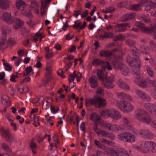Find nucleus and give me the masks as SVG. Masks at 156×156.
Listing matches in <instances>:
<instances>
[{"label": "nucleus", "instance_id": "f257e3e1", "mask_svg": "<svg viewBox=\"0 0 156 156\" xmlns=\"http://www.w3.org/2000/svg\"><path fill=\"white\" fill-rule=\"evenodd\" d=\"M132 52V56H129L126 58L127 62L129 65L133 67V73L136 76H139L140 74L139 68L140 66V59L137 57L138 51L136 48H133L131 49Z\"/></svg>", "mask_w": 156, "mask_h": 156}, {"label": "nucleus", "instance_id": "f03ea898", "mask_svg": "<svg viewBox=\"0 0 156 156\" xmlns=\"http://www.w3.org/2000/svg\"><path fill=\"white\" fill-rule=\"evenodd\" d=\"M86 103L87 105L90 104L94 105L96 107L101 108L105 106L107 104V102L105 99L102 98L100 96L96 95L93 98L87 99Z\"/></svg>", "mask_w": 156, "mask_h": 156}, {"label": "nucleus", "instance_id": "7ed1b4c3", "mask_svg": "<svg viewBox=\"0 0 156 156\" xmlns=\"http://www.w3.org/2000/svg\"><path fill=\"white\" fill-rule=\"evenodd\" d=\"M101 114L105 117H109L115 120H118L121 118L120 113L113 108L103 110L101 112Z\"/></svg>", "mask_w": 156, "mask_h": 156}, {"label": "nucleus", "instance_id": "20e7f679", "mask_svg": "<svg viewBox=\"0 0 156 156\" xmlns=\"http://www.w3.org/2000/svg\"><path fill=\"white\" fill-rule=\"evenodd\" d=\"M118 138L121 141L131 143L134 142L136 140V138L133 134L126 132H124L118 134Z\"/></svg>", "mask_w": 156, "mask_h": 156}, {"label": "nucleus", "instance_id": "39448f33", "mask_svg": "<svg viewBox=\"0 0 156 156\" xmlns=\"http://www.w3.org/2000/svg\"><path fill=\"white\" fill-rule=\"evenodd\" d=\"M117 106L122 111L125 112H130L133 109V105L129 102L125 101H118Z\"/></svg>", "mask_w": 156, "mask_h": 156}, {"label": "nucleus", "instance_id": "423d86ee", "mask_svg": "<svg viewBox=\"0 0 156 156\" xmlns=\"http://www.w3.org/2000/svg\"><path fill=\"white\" fill-rule=\"evenodd\" d=\"M135 24L136 26L140 28L143 32L145 33L151 34L155 32L156 31V20L155 24L153 26L151 25V28L149 27H145L143 23L139 22H136Z\"/></svg>", "mask_w": 156, "mask_h": 156}, {"label": "nucleus", "instance_id": "0eeeda50", "mask_svg": "<svg viewBox=\"0 0 156 156\" xmlns=\"http://www.w3.org/2000/svg\"><path fill=\"white\" fill-rule=\"evenodd\" d=\"M110 156H130L128 152L122 148H119L116 151L111 148L108 155Z\"/></svg>", "mask_w": 156, "mask_h": 156}, {"label": "nucleus", "instance_id": "6e6552de", "mask_svg": "<svg viewBox=\"0 0 156 156\" xmlns=\"http://www.w3.org/2000/svg\"><path fill=\"white\" fill-rule=\"evenodd\" d=\"M0 18L8 24H11L15 22V18L12 16L11 13L8 12H2Z\"/></svg>", "mask_w": 156, "mask_h": 156}, {"label": "nucleus", "instance_id": "1a4fd4ad", "mask_svg": "<svg viewBox=\"0 0 156 156\" xmlns=\"http://www.w3.org/2000/svg\"><path fill=\"white\" fill-rule=\"evenodd\" d=\"M139 4L141 8L144 6L145 10L147 11L156 8V3L150 0H141L140 1Z\"/></svg>", "mask_w": 156, "mask_h": 156}, {"label": "nucleus", "instance_id": "9d476101", "mask_svg": "<svg viewBox=\"0 0 156 156\" xmlns=\"http://www.w3.org/2000/svg\"><path fill=\"white\" fill-rule=\"evenodd\" d=\"M102 124L103 126L107 130L116 133H118L123 129L119 126L115 124H111L108 122H103Z\"/></svg>", "mask_w": 156, "mask_h": 156}, {"label": "nucleus", "instance_id": "9b49d317", "mask_svg": "<svg viewBox=\"0 0 156 156\" xmlns=\"http://www.w3.org/2000/svg\"><path fill=\"white\" fill-rule=\"evenodd\" d=\"M145 153L149 151L153 153L156 152V144L153 141H147L144 142Z\"/></svg>", "mask_w": 156, "mask_h": 156}, {"label": "nucleus", "instance_id": "f8f14e48", "mask_svg": "<svg viewBox=\"0 0 156 156\" xmlns=\"http://www.w3.org/2000/svg\"><path fill=\"white\" fill-rule=\"evenodd\" d=\"M115 67L120 70L122 74L124 76L128 75L129 73L128 68L123 63H118L116 62L114 64Z\"/></svg>", "mask_w": 156, "mask_h": 156}, {"label": "nucleus", "instance_id": "ddd939ff", "mask_svg": "<svg viewBox=\"0 0 156 156\" xmlns=\"http://www.w3.org/2000/svg\"><path fill=\"white\" fill-rule=\"evenodd\" d=\"M138 133L144 138L146 139H151L154 137L153 134L148 129H142L138 131Z\"/></svg>", "mask_w": 156, "mask_h": 156}, {"label": "nucleus", "instance_id": "4468645a", "mask_svg": "<svg viewBox=\"0 0 156 156\" xmlns=\"http://www.w3.org/2000/svg\"><path fill=\"white\" fill-rule=\"evenodd\" d=\"M139 121L149 124L154 128H155L156 126V119H154L152 121L150 117L149 116H144Z\"/></svg>", "mask_w": 156, "mask_h": 156}, {"label": "nucleus", "instance_id": "2eb2a0df", "mask_svg": "<svg viewBox=\"0 0 156 156\" xmlns=\"http://www.w3.org/2000/svg\"><path fill=\"white\" fill-rule=\"evenodd\" d=\"M103 80V84L107 88H112L114 87L112 82L114 81V78L113 76L111 77L106 76V78Z\"/></svg>", "mask_w": 156, "mask_h": 156}, {"label": "nucleus", "instance_id": "dca6fc26", "mask_svg": "<svg viewBox=\"0 0 156 156\" xmlns=\"http://www.w3.org/2000/svg\"><path fill=\"white\" fill-rule=\"evenodd\" d=\"M148 114L147 112L144 109L137 108L135 111L134 115L136 118L139 121L144 116H145Z\"/></svg>", "mask_w": 156, "mask_h": 156}, {"label": "nucleus", "instance_id": "f3484780", "mask_svg": "<svg viewBox=\"0 0 156 156\" xmlns=\"http://www.w3.org/2000/svg\"><path fill=\"white\" fill-rule=\"evenodd\" d=\"M135 93L139 98L143 101H149L151 100L149 95L144 92L137 90H136Z\"/></svg>", "mask_w": 156, "mask_h": 156}, {"label": "nucleus", "instance_id": "a211bd4d", "mask_svg": "<svg viewBox=\"0 0 156 156\" xmlns=\"http://www.w3.org/2000/svg\"><path fill=\"white\" fill-rule=\"evenodd\" d=\"M0 132L2 135L7 140L10 142H11L13 140V137L8 129H6L4 127H2L0 130Z\"/></svg>", "mask_w": 156, "mask_h": 156}, {"label": "nucleus", "instance_id": "6ab92c4d", "mask_svg": "<svg viewBox=\"0 0 156 156\" xmlns=\"http://www.w3.org/2000/svg\"><path fill=\"white\" fill-rule=\"evenodd\" d=\"M144 107L151 114L156 116V106L151 103H146L144 104Z\"/></svg>", "mask_w": 156, "mask_h": 156}, {"label": "nucleus", "instance_id": "aec40b11", "mask_svg": "<svg viewBox=\"0 0 156 156\" xmlns=\"http://www.w3.org/2000/svg\"><path fill=\"white\" fill-rule=\"evenodd\" d=\"M98 134L99 136L109 138L112 140L115 138V136L113 134L104 130H101Z\"/></svg>", "mask_w": 156, "mask_h": 156}, {"label": "nucleus", "instance_id": "412c9836", "mask_svg": "<svg viewBox=\"0 0 156 156\" xmlns=\"http://www.w3.org/2000/svg\"><path fill=\"white\" fill-rule=\"evenodd\" d=\"M138 76L136 79L134 80V82L136 83L138 86L140 87H144L148 86L147 82H146L144 80H141L140 78V76L139 75L136 76Z\"/></svg>", "mask_w": 156, "mask_h": 156}, {"label": "nucleus", "instance_id": "4be33fe9", "mask_svg": "<svg viewBox=\"0 0 156 156\" xmlns=\"http://www.w3.org/2000/svg\"><path fill=\"white\" fill-rule=\"evenodd\" d=\"M98 78L95 76H92L90 77L89 80V82L90 86L93 88H95L98 85V83L97 81Z\"/></svg>", "mask_w": 156, "mask_h": 156}, {"label": "nucleus", "instance_id": "5701e85b", "mask_svg": "<svg viewBox=\"0 0 156 156\" xmlns=\"http://www.w3.org/2000/svg\"><path fill=\"white\" fill-rule=\"evenodd\" d=\"M94 143L96 146L99 148L103 149L105 153L108 155L111 148L105 146L103 144H101L99 141L97 140H94Z\"/></svg>", "mask_w": 156, "mask_h": 156}, {"label": "nucleus", "instance_id": "b1692460", "mask_svg": "<svg viewBox=\"0 0 156 156\" xmlns=\"http://www.w3.org/2000/svg\"><path fill=\"white\" fill-rule=\"evenodd\" d=\"M133 147L136 150L144 153H145V148H144V145L141 143H136L133 145Z\"/></svg>", "mask_w": 156, "mask_h": 156}, {"label": "nucleus", "instance_id": "393cba45", "mask_svg": "<svg viewBox=\"0 0 156 156\" xmlns=\"http://www.w3.org/2000/svg\"><path fill=\"white\" fill-rule=\"evenodd\" d=\"M117 83L119 87L125 90H128L129 89V86L122 80L119 79L117 81Z\"/></svg>", "mask_w": 156, "mask_h": 156}, {"label": "nucleus", "instance_id": "a878e982", "mask_svg": "<svg viewBox=\"0 0 156 156\" xmlns=\"http://www.w3.org/2000/svg\"><path fill=\"white\" fill-rule=\"evenodd\" d=\"M117 97L119 99H125L131 101L132 98L130 95L123 92L118 93L116 94Z\"/></svg>", "mask_w": 156, "mask_h": 156}, {"label": "nucleus", "instance_id": "bb28decb", "mask_svg": "<svg viewBox=\"0 0 156 156\" xmlns=\"http://www.w3.org/2000/svg\"><path fill=\"white\" fill-rule=\"evenodd\" d=\"M10 2L9 0H0V8L4 10L9 8Z\"/></svg>", "mask_w": 156, "mask_h": 156}, {"label": "nucleus", "instance_id": "cd10ccee", "mask_svg": "<svg viewBox=\"0 0 156 156\" xmlns=\"http://www.w3.org/2000/svg\"><path fill=\"white\" fill-rule=\"evenodd\" d=\"M1 101L2 103L5 105L9 106L11 105L9 98L6 94H4L2 95L1 98Z\"/></svg>", "mask_w": 156, "mask_h": 156}, {"label": "nucleus", "instance_id": "c85d7f7f", "mask_svg": "<svg viewBox=\"0 0 156 156\" xmlns=\"http://www.w3.org/2000/svg\"><path fill=\"white\" fill-rule=\"evenodd\" d=\"M25 3L22 0H17L16 2V6L19 10H23L26 6Z\"/></svg>", "mask_w": 156, "mask_h": 156}, {"label": "nucleus", "instance_id": "c756f323", "mask_svg": "<svg viewBox=\"0 0 156 156\" xmlns=\"http://www.w3.org/2000/svg\"><path fill=\"white\" fill-rule=\"evenodd\" d=\"M1 30L3 35L6 36V35L9 34L11 31V28L5 25H2L1 27Z\"/></svg>", "mask_w": 156, "mask_h": 156}, {"label": "nucleus", "instance_id": "7c9ffc66", "mask_svg": "<svg viewBox=\"0 0 156 156\" xmlns=\"http://www.w3.org/2000/svg\"><path fill=\"white\" fill-rule=\"evenodd\" d=\"M135 16V14L133 13L126 14L122 16V20L123 21H125L129 19H133Z\"/></svg>", "mask_w": 156, "mask_h": 156}, {"label": "nucleus", "instance_id": "2f4dec72", "mask_svg": "<svg viewBox=\"0 0 156 156\" xmlns=\"http://www.w3.org/2000/svg\"><path fill=\"white\" fill-rule=\"evenodd\" d=\"M129 28H130L129 26H128V24L125 23L124 24L117 25H116V28L119 29L118 30L116 31V32H120L121 31H124L126 29V27H128Z\"/></svg>", "mask_w": 156, "mask_h": 156}, {"label": "nucleus", "instance_id": "473e14b6", "mask_svg": "<svg viewBox=\"0 0 156 156\" xmlns=\"http://www.w3.org/2000/svg\"><path fill=\"white\" fill-rule=\"evenodd\" d=\"M90 119L94 122H97L100 120V117L96 113H93L90 115Z\"/></svg>", "mask_w": 156, "mask_h": 156}, {"label": "nucleus", "instance_id": "72a5a7b5", "mask_svg": "<svg viewBox=\"0 0 156 156\" xmlns=\"http://www.w3.org/2000/svg\"><path fill=\"white\" fill-rule=\"evenodd\" d=\"M26 73L23 74L24 76H27L28 75H33L34 74L33 69L31 66L27 67L25 69Z\"/></svg>", "mask_w": 156, "mask_h": 156}, {"label": "nucleus", "instance_id": "f704fd0d", "mask_svg": "<svg viewBox=\"0 0 156 156\" xmlns=\"http://www.w3.org/2000/svg\"><path fill=\"white\" fill-rule=\"evenodd\" d=\"M15 22H16L17 24H18V26L17 27L14 26V29H18L20 27L23 25L24 23L22 20H21L17 18H15Z\"/></svg>", "mask_w": 156, "mask_h": 156}, {"label": "nucleus", "instance_id": "c9c22d12", "mask_svg": "<svg viewBox=\"0 0 156 156\" xmlns=\"http://www.w3.org/2000/svg\"><path fill=\"white\" fill-rule=\"evenodd\" d=\"M53 117L50 116L49 114L47 113L45 115V119L48 122V125H50V126H52L53 125V123L51 122V121H52L53 119Z\"/></svg>", "mask_w": 156, "mask_h": 156}, {"label": "nucleus", "instance_id": "e433bc0d", "mask_svg": "<svg viewBox=\"0 0 156 156\" xmlns=\"http://www.w3.org/2000/svg\"><path fill=\"white\" fill-rule=\"evenodd\" d=\"M97 74L100 80H103L106 77L104 76V74L102 69L98 70Z\"/></svg>", "mask_w": 156, "mask_h": 156}, {"label": "nucleus", "instance_id": "4c0bfd02", "mask_svg": "<svg viewBox=\"0 0 156 156\" xmlns=\"http://www.w3.org/2000/svg\"><path fill=\"white\" fill-rule=\"evenodd\" d=\"M100 55L101 56L108 57L111 55L112 53L107 51L102 50L100 52Z\"/></svg>", "mask_w": 156, "mask_h": 156}, {"label": "nucleus", "instance_id": "58836bf2", "mask_svg": "<svg viewBox=\"0 0 156 156\" xmlns=\"http://www.w3.org/2000/svg\"><path fill=\"white\" fill-rule=\"evenodd\" d=\"M31 8L34 9L36 11V12L37 14L39 13V10L38 5L36 2H32L30 6Z\"/></svg>", "mask_w": 156, "mask_h": 156}, {"label": "nucleus", "instance_id": "ea45409f", "mask_svg": "<svg viewBox=\"0 0 156 156\" xmlns=\"http://www.w3.org/2000/svg\"><path fill=\"white\" fill-rule=\"evenodd\" d=\"M30 146L32 149V151L34 154L36 153V151L34 150V149L36 148V144L34 142V139H33L30 142Z\"/></svg>", "mask_w": 156, "mask_h": 156}, {"label": "nucleus", "instance_id": "a19ab883", "mask_svg": "<svg viewBox=\"0 0 156 156\" xmlns=\"http://www.w3.org/2000/svg\"><path fill=\"white\" fill-rule=\"evenodd\" d=\"M141 7L139 4L132 5H131V9L133 10H139L141 9Z\"/></svg>", "mask_w": 156, "mask_h": 156}, {"label": "nucleus", "instance_id": "79ce46f5", "mask_svg": "<svg viewBox=\"0 0 156 156\" xmlns=\"http://www.w3.org/2000/svg\"><path fill=\"white\" fill-rule=\"evenodd\" d=\"M6 36H5L0 38V47L4 46L6 42Z\"/></svg>", "mask_w": 156, "mask_h": 156}, {"label": "nucleus", "instance_id": "37998d69", "mask_svg": "<svg viewBox=\"0 0 156 156\" xmlns=\"http://www.w3.org/2000/svg\"><path fill=\"white\" fill-rule=\"evenodd\" d=\"M101 142L104 143L105 144L109 145H112L113 144L112 142L110 141L107 140L104 138L99 139Z\"/></svg>", "mask_w": 156, "mask_h": 156}, {"label": "nucleus", "instance_id": "c03bdc74", "mask_svg": "<svg viewBox=\"0 0 156 156\" xmlns=\"http://www.w3.org/2000/svg\"><path fill=\"white\" fill-rule=\"evenodd\" d=\"M77 76L76 74L75 71L73 72V74H71L69 75V80L70 82H73L74 78Z\"/></svg>", "mask_w": 156, "mask_h": 156}, {"label": "nucleus", "instance_id": "a18cd8bd", "mask_svg": "<svg viewBox=\"0 0 156 156\" xmlns=\"http://www.w3.org/2000/svg\"><path fill=\"white\" fill-rule=\"evenodd\" d=\"M147 71L148 75L151 77L154 76V73L153 71L151 68L148 66L147 67Z\"/></svg>", "mask_w": 156, "mask_h": 156}, {"label": "nucleus", "instance_id": "49530a36", "mask_svg": "<svg viewBox=\"0 0 156 156\" xmlns=\"http://www.w3.org/2000/svg\"><path fill=\"white\" fill-rule=\"evenodd\" d=\"M104 66L103 68V69H105L107 68L109 70H112V67L111 65L108 62H105L104 63Z\"/></svg>", "mask_w": 156, "mask_h": 156}, {"label": "nucleus", "instance_id": "de8ad7c7", "mask_svg": "<svg viewBox=\"0 0 156 156\" xmlns=\"http://www.w3.org/2000/svg\"><path fill=\"white\" fill-rule=\"evenodd\" d=\"M148 86H152L156 88V81L155 80H149L147 81Z\"/></svg>", "mask_w": 156, "mask_h": 156}, {"label": "nucleus", "instance_id": "09e8293b", "mask_svg": "<svg viewBox=\"0 0 156 156\" xmlns=\"http://www.w3.org/2000/svg\"><path fill=\"white\" fill-rule=\"evenodd\" d=\"M4 66L5 67V69L9 71H10L12 68V66L8 63H4Z\"/></svg>", "mask_w": 156, "mask_h": 156}, {"label": "nucleus", "instance_id": "8fccbe9b", "mask_svg": "<svg viewBox=\"0 0 156 156\" xmlns=\"http://www.w3.org/2000/svg\"><path fill=\"white\" fill-rule=\"evenodd\" d=\"M19 90L21 93H26L29 91V89L27 86H25L22 88H19Z\"/></svg>", "mask_w": 156, "mask_h": 156}, {"label": "nucleus", "instance_id": "3c124183", "mask_svg": "<svg viewBox=\"0 0 156 156\" xmlns=\"http://www.w3.org/2000/svg\"><path fill=\"white\" fill-rule=\"evenodd\" d=\"M102 62V61L100 59H94L93 62V64L95 66H97L101 64Z\"/></svg>", "mask_w": 156, "mask_h": 156}, {"label": "nucleus", "instance_id": "603ef678", "mask_svg": "<svg viewBox=\"0 0 156 156\" xmlns=\"http://www.w3.org/2000/svg\"><path fill=\"white\" fill-rule=\"evenodd\" d=\"M72 27L74 28L77 29L79 28L81 29L82 27V24L81 23L77 22V21L74 22V24L72 26Z\"/></svg>", "mask_w": 156, "mask_h": 156}, {"label": "nucleus", "instance_id": "864d4df0", "mask_svg": "<svg viewBox=\"0 0 156 156\" xmlns=\"http://www.w3.org/2000/svg\"><path fill=\"white\" fill-rule=\"evenodd\" d=\"M149 49L147 46H143L141 49L142 52L144 54H147L149 51Z\"/></svg>", "mask_w": 156, "mask_h": 156}, {"label": "nucleus", "instance_id": "5fc2aeb1", "mask_svg": "<svg viewBox=\"0 0 156 156\" xmlns=\"http://www.w3.org/2000/svg\"><path fill=\"white\" fill-rule=\"evenodd\" d=\"M105 34V38H112L114 36L113 34L112 33L110 32H104Z\"/></svg>", "mask_w": 156, "mask_h": 156}, {"label": "nucleus", "instance_id": "6e6d98bb", "mask_svg": "<svg viewBox=\"0 0 156 156\" xmlns=\"http://www.w3.org/2000/svg\"><path fill=\"white\" fill-rule=\"evenodd\" d=\"M96 93L98 95H103L104 94L103 89L101 87H98L97 89Z\"/></svg>", "mask_w": 156, "mask_h": 156}, {"label": "nucleus", "instance_id": "4d7b16f0", "mask_svg": "<svg viewBox=\"0 0 156 156\" xmlns=\"http://www.w3.org/2000/svg\"><path fill=\"white\" fill-rule=\"evenodd\" d=\"M126 44L131 47H133L134 45V42L130 39H128L126 41Z\"/></svg>", "mask_w": 156, "mask_h": 156}, {"label": "nucleus", "instance_id": "13d9d810", "mask_svg": "<svg viewBox=\"0 0 156 156\" xmlns=\"http://www.w3.org/2000/svg\"><path fill=\"white\" fill-rule=\"evenodd\" d=\"M1 147L2 148L7 152L10 151V149L9 147L5 144H2Z\"/></svg>", "mask_w": 156, "mask_h": 156}, {"label": "nucleus", "instance_id": "bf43d9fd", "mask_svg": "<svg viewBox=\"0 0 156 156\" xmlns=\"http://www.w3.org/2000/svg\"><path fill=\"white\" fill-rule=\"evenodd\" d=\"M51 105L50 103H49L47 101H45L43 103V106L44 108L46 109H48L49 108V106Z\"/></svg>", "mask_w": 156, "mask_h": 156}, {"label": "nucleus", "instance_id": "052dcab7", "mask_svg": "<svg viewBox=\"0 0 156 156\" xmlns=\"http://www.w3.org/2000/svg\"><path fill=\"white\" fill-rule=\"evenodd\" d=\"M22 60V58L21 57H19L15 61L14 64L16 66H18Z\"/></svg>", "mask_w": 156, "mask_h": 156}, {"label": "nucleus", "instance_id": "680f3d73", "mask_svg": "<svg viewBox=\"0 0 156 156\" xmlns=\"http://www.w3.org/2000/svg\"><path fill=\"white\" fill-rule=\"evenodd\" d=\"M125 38V37L122 35L120 34L118 36H117L114 39L115 41L120 40L122 41Z\"/></svg>", "mask_w": 156, "mask_h": 156}, {"label": "nucleus", "instance_id": "e2e57ef3", "mask_svg": "<svg viewBox=\"0 0 156 156\" xmlns=\"http://www.w3.org/2000/svg\"><path fill=\"white\" fill-rule=\"evenodd\" d=\"M6 43L11 45H13L16 44V42L13 38L9 39L6 42Z\"/></svg>", "mask_w": 156, "mask_h": 156}, {"label": "nucleus", "instance_id": "0e129e2a", "mask_svg": "<svg viewBox=\"0 0 156 156\" xmlns=\"http://www.w3.org/2000/svg\"><path fill=\"white\" fill-rule=\"evenodd\" d=\"M53 55L52 51L51 50L45 53V57L46 59H48Z\"/></svg>", "mask_w": 156, "mask_h": 156}, {"label": "nucleus", "instance_id": "69168bd1", "mask_svg": "<svg viewBox=\"0 0 156 156\" xmlns=\"http://www.w3.org/2000/svg\"><path fill=\"white\" fill-rule=\"evenodd\" d=\"M129 122L128 120L126 118L124 117L122 118L121 123L122 124H124V125L127 124Z\"/></svg>", "mask_w": 156, "mask_h": 156}, {"label": "nucleus", "instance_id": "338daca9", "mask_svg": "<svg viewBox=\"0 0 156 156\" xmlns=\"http://www.w3.org/2000/svg\"><path fill=\"white\" fill-rule=\"evenodd\" d=\"M9 91L10 93L12 95L16 94V91L15 89L12 87H10L9 88Z\"/></svg>", "mask_w": 156, "mask_h": 156}, {"label": "nucleus", "instance_id": "774afa93", "mask_svg": "<svg viewBox=\"0 0 156 156\" xmlns=\"http://www.w3.org/2000/svg\"><path fill=\"white\" fill-rule=\"evenodd\" d=\"M151 95L155 99H156V88L154 90H150Z\"/></svg>", "mask_w": 156, "mask_h": 156}]
</instances>
